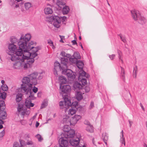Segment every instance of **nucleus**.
Instances as JSON below:
<instances>
[{
  "instance_id": "53",
  "label": "nucleus",
  "mask_w": 147,
  "mask_h": 147,
  "mask_svg": "<svg viewBox=\"0 0 147 147\" xmlns=\"http://www.w3.org/2000/svg\"><path fill=\"white\" fill-rule=\"evenodd\" d=\"M94 107V103L93 102H91L89 106V109H91Z\"/></svg>"
},
{
  "instance_id": "40",
  "label": "nucleus",
  "mask_w": 147,
  "mask_h": 147,
  "mask_svg": "<svg viewBox=\"0 0 147 147\" xmlns=\"http://www.w3.org/2000/svg\"><path fill=\"white\" fill-rule=\"evenodd\" d=\"M22 94L21 93L18 94L16 95V100L17 102H19L22 100Z\"/></svg>"
},
{
  "instance_id": "43",
  "label": "nucleus",
  "mask_w": 147,
  "mask_h": 147,
  "mask_svg": "<svg viewBox=\"0 0 147 147\" xmlns=\"http://www.w3.org/2000/svg\"><path fill=\"white\" fill-rule=\"evenodd\" d=\"M55 19V16H51L47 18V20L51 23L53 24Z\"/></svg>"
},
{
  "instance_id": "3",
  "label": "nucleus",
  "mask_w": 147,
  "mask_h": 147,
  "mask_svg": "<svg viewBox=\"0 0 147 147\" xmlns=\"http://www.w3.org/2000/svg\"><path fill=\"white\" fill-rule=\"evenodd\" d=\"M62 63L64 64V67L62 66V73L66 74L68 77V79L70 80H72L75 78L76 76L75 73L71 70L67 69L69 63L68 59H62Z\"/></svg>"
},
{
  "instance_id": "56",
  "label": "nucleus",
  "mask_w": 147,
  "mask_h": 147,
  "mask_svg": "<svg viewBox=\"0 0 147 147\" xmlns=\"http://www.w3.org/2000/svg\"><path fill=\"white\" fill-rule=\"evenodd\" d=\"M38 89L37 88L35 87V86H34L33 87V88L32 89L33 92H34V93H36L38 91Z\"/></svg>"
},
{
  "instance_id": "23",
  "label": "nucleus",
  "mask_w": 147,
  "mask_h": 147,
  "mask_svg": "<svg viewBox=\"0 0 147 147\" xmlns=\"http://www.w3.org/2000/svg\"><path fill=\"white\" fill-rule=\"evenodd\" d=\"M89 75L86 74V73L82 69L79 72V75L78 78L79 80L82 78H88L89 77Z\"/></svg>"
},
{
  "instance_id": "46",
  "label": "nucleus",
  "mask_w": 147,
  "mask_h": 147,
  "mask_svg": "<svg viewBox=\"0 0 147 147\" xmlns=\"http://www.w3.org/2000/svg\"><path fill=\"white\" fill-rule=\"evenodd\" d=\"M86 78H82L81 79H80V80H79L81 82L82 84L83 85H85L87 84V81L86 79Z\"/></svg>"
},
{
  "instance_id": "41",
  "label": "nucleus",
  "mask_w": 147,
  "mask_h": 147,
  "mask_svg": "<svg viewBox=\"0 0 147 147\" xmlns=\"http://www.w3.org/2000/svg\"><path fill=\"white\" fill-rule=\"evenodd\" d=\"M78 103L77 101H74L71 104V105L70 106H71V108H76V109H77V107L78 106Z\"/></svg>"
},
{
  "instance_id": "49",
  "label": "nucleus",
  "mask_w": 147,
  "mask_h": 147,
  "mask_svg": "<svg viewBox=\"0 0 147 147\" xmlns=\"http://www.w3.org/2000/svg\"><path fill=\"white\" fill-rule=\"evenodd\" d=\"M18 40L17 38H14L12 39L11 43H12L14 44L17 42H18Z\"/></svg>"
},
{
  "instance_id": "61",
  "label": "nucleus",
  "mask_w": 147,
  "mask_h": 147,
  "mask_svg": "<svg viewBox=\"0 0 147 147\" xmlns=\"http://www.w3.org/2000/svg\"><path fill=\"white\" fill-rule=\"evenodd\" d=\"M85 90L86 91V92H87L90 90V88L88 86H86L85 88Z\"/></svg>"
},
{
  "instance_id": "18",
  "label": "nucleus",
  "mask_w": 147,
  "mask_h": 147,
  "mask_svg": "<svg viewBox=\"0 0 147 147\" xmlns=\"http://www.w3.org/2000/svg\"><path fill=\"white\" fill-rule=\"evenodd\" d=\"M71 145L74 146H76L79 143V139L78 138H73L68 140Z\"/></svg>"
},
{
  "instance_id": "54",
  "label": "nucleus",
  "mask_w": 147,
  "mask_h": 147,
  "mask_svg": "<svg viewBox=\"0 0 147 147\" xmlns=\"http://www.w3.org/2000/svg\"><path fill=\"white\" fill-rule=\"evenodd\" d=\"M20 145L19 144V143L17 142H14L13 147H20Z\"/></svg>"
},
{
  "instance_id": "35",
  "label": "nucleus",
  "mask_w": 147,
  "mask_h": 147,
  "mask_svg": "<svg viewBox=\"0 0 147 147\" xmlns=\"http://www.w3.org/2000/svg\"><path fill=\"white\" fill-rule=\"evenodd\" d=\"M25 8L26 10H28L29 9L31 8L32 6V5L31 3L28 2L25 3L24 4Z\"/></svg>"
},
{
  "instance_id": "5",
  "label": "nucleus",
  "mask_w": 147,
  "mask_h": 147,
  "mask_svg": "<svg viewBox=\"0 0 147 147\" xmlns=\"http://www.w3.org/2000/svg\"><path fill=\"white\" fill-rule=\"evenodd\" d=\"M31 36L29 33L26 34L25 35L22 34L20 39V41L18 42V45L20 48L22 49L27 48L26 47L28 44V42L30 40Z\"/></svg>"
},
{
  "instance_id": "15",
  "label": "nucleus",
  "mask_w": 147,
  "mask_h": 147,
  "mask_svg": "<svg viewBox=\"0 0 147 147\" xmlns=\"http://www.w3.org/2000/svg\"><path fill=\"white\" fill-rule=\"evenodd\" d=\"M28 86L27 85L22 84L21 87V89L22 92L25 93L26 94L28 93H30H30L33 94V92H31V90L30 88H28Z\"/></svg>"
},
{
  "instance_id": "47",
  "label": "nucleus",
  "mask_w": 147,
  "mask_h": 147,
  "mask_svg": "<svg viewBox=\"0 0 147 147\" xmlns=\"http://www.w3.org/2000/svg\"><path fill=\"white\" fill-rule=\"evenodd\" d=\"M6 95V93L5 92L2 93L0 92V98L4 100L5 98Z\"/></svg>"
},
{
  "instance_id": "4",
  "label": "nucleus",
  "mask_w": 147,
  "mask_h": 147,
  "mask_svg": "<svg viewBox=\"0 0 147 147\" xmlns=\"http://www.w3.org/2000/svg\"><path fill=\"white\" fill-rule=\"evenodd\" d=\"M34 42L31 41L30 42L28 45L26 46L27 48H25V50L23 49V53H29L28 56V59H34L33 58L36 56L38 54L36 52L39 49V48L38 47H34L33 45Z\"/></svg>"
},
{
  "instance_id": "38",
  "label": "nucleus",
  "mask_w": 147,
  "mask_h": 147,
  "mask_svg": "<svg viewBox=\"0 0 147 147\" xmlns=\"http://www.w3.org/2000/svg\"><path fill=\"white\" fill-rule=\"evenodd\" d=\"M69 125H70L65 124L64 126L63 130L64 131V132H67L71 129L69 126Z\"/></svg>"
},
{
  "instance_id": "17",
  "label": "nucleus",
  "mask_w": 147,
  "mask_h": 147,
  "mask_svg": "<svg viewBox=\"0 0 147 147\" xmlns=\"http://www.w3.org/2000/svg\"><path fill=\"white\" fill-rule=\"evenodd\" d=\"M81 118V116L80 115H76L71 118V125H74Z\"/></svg>"
},
{
  "instance_id": "19",
  "label": "nucleus",
  "mask_w": 147,
  "mask_h": 147,
  "mask_svg": "<svg viewBox=\"0 0 147 147\" xmlns=\"http://www.w3.org/2000/svg\"><path fill=\"white\" fill-rule=\"evenodd\" d=\"M140 24L144 25L147 24V20L146 18L142 15L137 21Z\"/></svg>"
},
{
  "instance_id": "24",
  "label": "nucleus",
  "mask_w": 147,
  "mask_h": 147,
  "mask_svg": "<svg viewBox=\"0 0 147 147\" xmlns=\"http://www.w3.org/2000/svg\"><path fill=\"white\" fill-rule=\"evenodd\" d=\"M74 59L72 58H70L69 59L70 61H71L72 63H75V61H76L75 60V59H80L81 58V56L79 52H75L74 54Z\"/></svg>"
},
{
  "instance_id": "21",
  "label": "nucleus",
  "mask_w": 147,
  "mask_h": 147,
  "mask_svg": "<svg viewBox=\"0 0 147 147\" xmlns=\"http://www.w3.org/2000/svg\"><path fill=\"white\" fill-rule=\"evenodd\" d=\"M63 122L64 124L72 125H71V118L69 117L68 115H65L63 116Z\"/></svg>"
},
{
  "instance_id": "42",
  "label": "nucleus",
  "mask_w": 147,
  "mask_h": 147,
  "mask_svg": "<svg viewBox=\"0 0 147 147\" xmlns=\"http://www.w3.org/2000/svg\"><path fill=\"white\" fill-rule=\"evenodd\" d=\"M48 105V102L47 100H44L42 102L41 106L40 107V109H42Z\"/></svg>"
},
{
  "instance_id": "57",
  "label": "nucleus",
  "mask_w": 147,
  "mask_h": 147,
  "mask_svg": "<svg viewBox=\"0 0 147 147\" xmlns=\"http://www.w3.org/2000/svg\"><path fill=\"white\" fill-rule=\"evenodd\" d=\"M4 122L1 120V119H0V129H2L3 128V126L2 124H3Z\"/></svg>"
},
{
  "instance_id": "6",
  "label": "nucleus",
  "mask_w": 147,
  "mask_h": 147,
  "mask_svg": "<svg viewBox=\"0 0 147 147\" xmlns=\"http://www.w3.org/2000/svg\"><path fill=\"white\" fill-rule=\"evenodd\" d=\"M28 76L32 81V83L35 85L37 83L38 80L42 79L43 75L42 73L38 74L37 72H34L29 75Z\"/></svg>"
},
{
  "instance_id": "2",
  "label": "nucleus",
  "mask_w": 147,
  "mask_h": 147,
  "mask_svg": "<svg viewBox=\"0 0 147 147\" xmlns=\"http://www.w3.org/2000/svg\"><path fill=\"white\" fill-rule=\"evenodd\" d=\"M17 49L16 46L12 43H9L8 46L9 51L7 53L9 55L8 58L11 61L15 60L17 58L16 56L22 55L23 49L21 48Z\"/></svg>"
},
{
  "instance_id": "31",
  "label": "nucleus",
  "mask_w": 147,
  "mask_h": 147,
  "mask_svg": "<svg viewBox=\"0 0 147 147\" xmlns=\"http://www.w3.org/2000/svg\"><path fill=\"white\" fill-rule=\"evenodd\" d=\"M121 135L120 136V142L122 144H124L125 146V138L124 137L123 131L122 130L121 132Z\"/></svg>"
},
{
  "instance_id": "44",
  "label": "nucleus",
  "mask_w": 147,
  "mask_h": 147,
  "mask_svg": "<svg viewBox=\"0 0 147 147\" xmlns=\"http://www.w3.org/2000/svg\"><path fill=\"white\" fill-rule=\"evenodd\" d=\"M47 42L49 44L50 46L53 49H55V47L53 45V42L51 40H48Z\"/></svg>"
},
{
  "instance_id": "64",
  "label": "nucleus",
  "mask_w": 147,
  "mask_h": 147,
  "mask_svg": "<svg viewBox=\"0 0 147 147\" xmlns=\"http://www.w3.org/2000/svg\"><path fill=\"white\" fill-rule=\"evenodd\" d=\"M57 70V69H56V70H54V73L56 76H57L58 75Z\"/></svg>"
},
{
  "instance_id": "20",
  "label": "nucleus",
  "mask_w": 147,
  "mask_h": 147,
  "mask_svg": "<svg viewBox=\"0 0 147 147\" xmlns=\"http://www.w3.org/2000/svg\"><path fill=\"white\" fill-rule=\"evenodd\" d=\"M65 59V58H62L61 59V65L60 64V63L57 61H55L54 64V70H56V69H59L60 71L62 70V66H63V67H64V64L63 63H62V59Z\"/></svg>"
},
{
  "instance_id": "13",
  "label": "nucleus",
  "mask_w": 147,
  "mask_h": 147,
  "mask_svg": "<svg viewBox=\"0 0 147 147\" xmlns=\"http://www.w3.org/2000/svg\"><path fill=\"white\" fill-rule=\"evenodd\" d=\"M61 90V91L60 93L61 94H63V93H67L70 92L71 90V87L69 85H61L60 86Z\"/></svg>"
},
{
  "instance_id": "26",
  "label": "nucleus",
  "mask_w": 147,
  "mask_h": 147,
  "mask_svg": "<svg viewBox=\"0 0 147 147\" xmlns=\"http://www.w3.org/2000/svg\"><path fill=\"white\" fill-rule=\"evenodd\" d=\"M59 80L60 83V85L61 84L63 85V84H65L67 82L66 78L63 76H60L59 78Z\"/></svg>"
},
{
  "instance_id": "12",
  "label": "nucleus",
  "mask_w": 147,
  "mask_h": 147,
  "mask_svg": "<svg viewBox=\"0 0 147 147\" xmlns=\"http://www.w3.org/2000/svg\"><path fill=\"white\" fill-rule=\"evenodd\" d=\"M75 135V131L73 129H71L67 132H64L62 135L65 138H73Z\"/></svg>"
},
{
  "instance_id": "50",
  "label": "nucleus",
  "mask_w": 147,
  "mask_h": 147,
  "mask_svg": "<svg viewBox=\"0 0 147 147\" xmlns=\"http://www.w3.org/2000/svg\"><path fill=\"white\" fill-rule=\"evenodd\" d=\"M36 137L38 139L39 141H41L43 139L41 136L39 134L36 135Z\"/></svg>"
},
{
  "instance_id": "11",
  "label": "nucleus",
  "mask_w": 147,
  "mask_h": 147,
  "mask_svg": "<svg viewBox=\"0 0 147 147\" xmlns=\"http://www.w3.org/2000/svg\"><path fill=\"white\" fill-rule=\"evenodd\" d=\"M131 16L135 21H137L142 15L140 12L138 10L134 9L130 11Z\"/></svg>"
},
{
  "instance_id": "14",
  "label": "nucleus",
  "mask_w": 147,
  "mask_h": 147,
  "mask_svg": "<svg viewBox=\"0 0 147 147\" xmlns=\"http://www.w3.org/2000/svg\"><path fill=\"white\" fill-rule=\"evenodd\" d=\"M68 138H65L64 137L62 136L59 140V143L61 147H67L68 145Z\"/></svg>"
},
{
  "instance_id": "9",
  "label": "nucleus",
  "mask_w": 147,
  "mask_h": 147,
  "mask_svg": "<svg viewBox=\"0 0 147 147\" xmlns=\"http://www.w3.org/2000/svg\"><path fill=\"white\" fill-rule=\"evenodd\" d=\"M60 108L63 109L64 108H67L71 105V101L67 98H65L63 101H61L59 103Z\"/></svg>"
},
{
  "instance_id": "52",
  "label": "nucleus",
  "mask_w": 147,
  "mask_h": 147,
  "mask_svg": "<svg viewBox=\"0 0 147 147\" xmlns=\"http://www.w3.org/2000/svg\"><path fill=\"white\" fill-rule=\"evenodd\" d=\"M119 36L121 40H122L124 43L126 42V40L124 36H122L121 35H119Z\"/></svg>"
},
{
  "instance_id": "59",
  "label": "nucleus",
  "mask_w": 147,
  "mask_h": 147,
  "mask_svg": "<svg viewBox=\"0 0 147 147\" xmlns=\"http://www.w3.org/2000/svg\"><path fill=\"white\" fill-rule=\"evenodd\" d=\"M115 55L114 54H112L111 55H109V57L112 60L115 57Z\"/></svg>"
},
{
  "instance_id": "37",
  "label": "nucleus",
  "mask_w": 147,
  "mask_h": 147,
  "mask_svg": "<svg viewBox=\"0 0 147 147\" xmlns=\"http://www.w3.org/2000/svg\"><path fill=\"white\" fill-rule=\"evenodd\" d=\"M117 53L118 55V57L119 61H121L122 63H123V57L122 53L119 50L118 51Z\"/></svg>"
},
{
  "instance_id": "22",
  "label": "nucleus",
  "mask_w": 147,
  "mask_h": 147,
  "mask_svg": "<svg viewBox=\"0 0 147 147\" xmlns=\"http://www.w3.org/2000/svg\"><path fill=\"white\" fill-rule=\"evenodd\" d=\"M47 6H49L50 7H46L44 9V10L45 13L47 15L52 14L53 11L52 9V7L49 3L47 4Z\"/></svg>"
},
{
  "instance_id": "62",
  "label": "nucleus",
  "mask_w": 147,
  "mask_h": 147,
  "mask_svg": "<svg viewBox=\"0 0 147 147\" xmlns=\"http://www.w3.org/2000/svg\"><path fill=\"white\" fill-rule=\"evenodd\" d=\"M27 145H32L33 144V142L31 141H28L26 143Z\"/></svg>"
},
{
  "instance_id": "48",
  "label": "nucleus",
  "mask_w": 147,
  "mask_h": 147,
  "mask_svg": "<svg viewBox=\"0 0 147 147\" xmlns=\"http://www.w3.org/2000/svg\"><path fill=\"white\" fill-rule=\"evenodd\" d=\"M1 89L4 91H6L8 90V88L7 85L3 84L1 86Z\"/></svg>"
},
{
  "instance_id": "60",
  "label": "nucleus",
  "mask_w": 147,
  "mask_h": 147,
  "mask_svg": "<svg viewBox=\"0 0 147 147\" xmlns=\"http://www.w3.org/2000/svg\"><path fill=\"white\" fill-rule=\"evenodd\" d=\"M84 124H85L86 125H90V123L87 120H85V121L84 122Z\"/></svg>"
},
{
  "instance_id": "8",
  "label": "nucleus",
  "mask_w": 147,
  "mask_h": 147,
  "mask_svg": "<svg viewBox=\"0 0 147 147\" xmlns=\"http://www.w3.org/2000/svg\"><path fill=\"white\" fill-rule=\"evenodd\" d=\"M18 111L23 117H28L30 112L29 110H28L26 108L23 107L20 104L18 105Z\"/></svg>"
},
{
  "instance_id": "16",
  "label": "nucleus",
  "mask_w": 147,
  "mask_h": 147,
  "mask_svg": "<svg viewBox=\"0 0 147 147\" xmlns=\"http://www.w3.org/2000/svg\"><path fill=\"white\" fill-rule=\"evenodd\" d=\"M30 78L27 77H24L22 79V84L26 85L29 88H32L33 84L30 82Z\"/></svg>"
},
{
  "instance_id": "63",
  "label": "nucleus",
  "mask_w": 147,
  "mask_h": 147,
  "mask_svg": "<svg viewBox=\"0 0 147 147\" xmlns=\"http://www.w3.org/2000/svg\"><path fill=\"white\" fill-rule=\"evenodd\" d=\"M33 120V119H30L29 120V125L31 126L32 125V121Z\"/></svg>"
},
{
  "instance_id": "25",
  "label": "nucleus",
  "mask_w": 147,
  "mask_h": 147,
  "mask_svg": "<svg viewBox=\"0 0 147 147\" xmlns=\"http://www.w3.org/2000/svg\"><path fill=\"white\" fill-rule=\"evenodd\" d=\"M4 110H0V118L2 120H4L6 119L7 115L6 112Z\"/></svg>"
},
{
  "instance_id": "33",
  "label": "nucleus",
  "mask_w": 147,
  "mask_h": 147,
  "mask_svg": "<svg viewBox=\"0 0 147 147\" xmlns=\"http://www.w3.org/2000/svg\"><path fill=\"white\" fill-rule=\"evenodd\" d=\"M76 65L80 69H82L84 65L83 62L80 60L77 61Z\"/></svg>"
},
{
  "instance_id": "1",
  "label": "nucleus",
  "mask_w": 147,
  "mask_h": 147,
  "mask_svg": "<svg viewBox=\"0 0 147 147\" xmlns=\"http://www.w3.org/2000/svg\"><path fill=\"white\" fill-rule=\"evenodd\" d=\"M29 55V53L26 52L23 53L22 55L16 56L17 58L15 60L12 61H15L13 64V68L16 69H26L30 67V65L34 62V60L28 59Z\"/></svg>"
},
{
  "instance_id": "39",
  "label": "nucleus",
  "mask_w": 147,
  "mask_h": 147,
  "mask_svg": "<svg viewBox=\"0 0 147 147\" xmlns=\"http://www.w3.org/2000/svg\"><path fill=\"white\" fill-rule=\"evenodd\" d=\"M86 129L88 131L91 133L93 132L94 131L93 127L91 125H88L86 128Z\"/></svg>"
},
{
  "instance_id": "34",
  "label": "nucleus",
  "mask_w": 147,
  "mask_h": 147,
  "mask_svg": "<svg viewBox=\"0 0 147 147\" xmlns=\"http://www.w3.org/2000/svg\"><path fill=\"white\" fill-rule=\"evenodd\" d=\"M56 4L59 7L61 8L62 6L65 5V3L61 0H57V1Z\"/></svg>"
},
{
  "instance_id": "10",
  "label": "nucleus",
  "mask_w": 147,
  "mask_h": 147,
  "mask_svg": "<svg viewBox=\"0 0 147 147\" xmlns=\"http://www.w3.org/2000/svg\"><path fill=\"white\" fill-rule=\"evenodd\" d=\"M34 97L33 94L30 93V95H29V97L26 100L25 105L27 108H30V107L34 106V104L31 102V100H33Z\"/></svg>"
},
{
  "instance_id": "27",
  "label": "nucleus",
  "mask_w": 147,
  "mask_h": 147,
  "mask_svg": "<svg viewBox=\"0 0 147 147\" xmlns=\"http://www.w3.org/2000/svg\"><path fill=\"white\" fill-rule=\"evenodd\" d=\"M82 88V85L78 82H75L73 85V88L74 90L80 89Z\"/></svg>"
},
{
  "instance_id": "29",
  "label": "nucleus",
  "mask_w": 147,
  "mask_h": 147,
  "mask_svg": "<svg viewBox=\"0 0 147 147\" xmlns=\"http://www.w3.org/2000/svg\"><path fill=\"white\" fill-rule=\"evenodd\" d=\"M83 94L80 92L78 91L76 92V98L78 100H80L83 98Z\"/></svg>"
},
{
  "instance_id": "45",
  "label": "nucleus",
  "mask_w": 147,
  "mask_h": 147,
  "mask_svg": "<svg viewBox=\"0 0 147 147\" xmlns=\"http://www.w3.org/2000/svg\"><path fill=\"white\" fill-rule=\"evenodd\" d=\"M138 71L137 67L136 66L134 68V71H133V76L135 78H136Z\"/></svg>"
},
{
  "instance_id": "30",
  "label": "nucleus",
  "mask_w": 147,
  "mask_h": 147,
  "mask_svg": "<svg viewBox=\"0 0 147 147\" xmlns=\"http://www.w3.org/2000/svg\"><path fill=\"white\" fill-rule=\"evenodd\" d=\"M102 138L106 145H107V141L108 139V137L107 135L105 132H104L102 135Z\"/></svg>"
},
{
  "instance_id": "55",
  "label": "nucleus",
  "mask_w": 147,
  "mask_h": 147,
  "mask_svg": "<svg viewBox=\"0 0 147 147\" xmlns=\"http://www.w3.org/2000/svg\"><path fill=\"white\" fill-rule=\"evenodd\" d=\"M5 131L3 130L2 132L0 133V138H2L3 137L5 134Z\"/></svg>"
},
{
  "instance_id": "36",
  "label": "nucleus",
  "mask_w": 147,
  "mask_h": 147,
  "mask_svg": "<svg viewBox=\"0 0 147 147\" xmlns=\"http://www.w3.org/2000/svg\"><path fill=\"white\" fill-rule=\"evenodd\" d=\"M5 104L3 100H0V110H4L5 109Z\"/></svg>"
},
{
  "instance_id": "51",
  "label": "nucleus",
  "mask_w": 147,
  "mask_h": 147,
  "mask_svg": "<svg viewBox=\"0 0 147 147\" xmlns=\"http://www.w3.org/2000/svg\"><path fill=\"white\" fill-rule=\"evenodd\" d=\"M121 69V75L122 76L123 78L124 77V70L123 68L122 67H120Z\"/></svg>"
},
{
  "instance_id": "32",
  "label": "nucleus",
  "mask_w": 147,
  "mask_h": 147,
  "mask_svg": "<svg viewBox=\"0 0 147 147\" xmlns=\"http://www.w3.org/2000/svg\"><path fill=\"white\" fill-rule=\"evenodd\" d=\"M77 111V109L74 108H71L68 111V114L69 115H72L75 114Z\"/></svg>"
},
{
  "instance_id": "7",
  "label": "nucleus",
  "mask_w": 147,
  "mask_h": 147,
  "mask_svg": "<svg viewBox=\"0 0 147 147\" xmlns=\"http://www.w3.org/2000/svg\"><path fill=\"white\" fill-rule=\"evenodd\" d=\"M66 19V17L65 16L59 17L58 16H55V19L53 23V24L55 28H58L61 25L62 20L63 19Z\"/></svg>"
},
{
  "instance_id": "28",
  "label": "nucleus",
  "mask_w": 147,
  "mask_h": 147,
  "mask_svg": "<svg viewBox=\"0 0 147 147\" xmlns=\"http://www.w3.org/2000/svg\"><path fill=\"white\" fill-rule=\"evenodd\" d=\"M69 7L67 5H65L63 8L62 12L64 15L67 14L69 11Z\"/></svg>"
},
{
  "instance_id": "58",
  "label": "nucleus",
  "mask_w": 147,
  "mask_h": 147,
  "mask_svg": "<svg viewBox=\"0 0 147 147\" xmlns=\"http://www.w3.org/2000/svg\"><path fill=\"white\" fill-rule=\"evenodd\" d=\"M61 55L63 57H67V54L64 51H62L61 53Z\"/></svg>"
}]
</instances>
